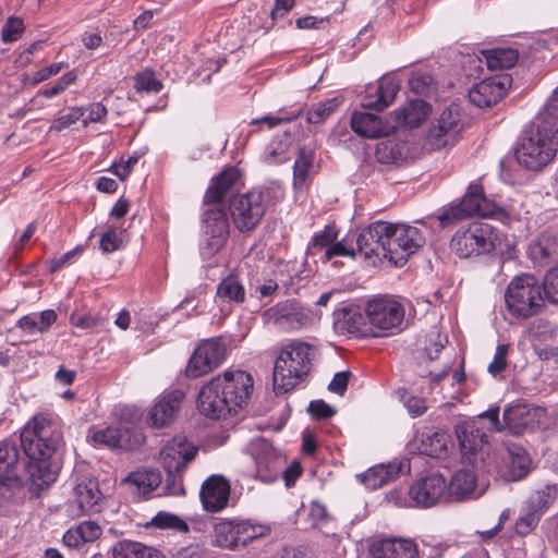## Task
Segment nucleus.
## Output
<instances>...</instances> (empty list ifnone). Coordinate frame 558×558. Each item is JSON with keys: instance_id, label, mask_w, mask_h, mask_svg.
<instances>
[{"instance_id": "f257e3e1", "label": "nucleus", "mask_w": 558, "mask_h": 558, "mask_svg": "<svg viewBox=\"0 0 558 558\" xmlns=\"http://www.w3.org/2000/svg\"><path fill=\"white\" fill-rule=\"evenodd\" d=\"M20 439L28 458L26 473L31 489L38 494L57 480L60 471L56 456L63 444L61 421L53 414H37L25 425Z\"/></svg>"}, {"instance_id": "f03ea898", "label": "nucleus", "mask_w": 558, "mask_h": 558, "mask_svg": "<svg viewBox=\"0 0 558 558\" xmlns=\"http://www.w3.org/2000/svg\"><path fill=\"white\" fill-rule=\"evenodd\" d=\"M253 392L252 376L241 369L213 377L199 390L196 405L206 417L221 420L244 409Z\"/></svg>"}, {"instance_id": "7ed1b4c3", "label": "nucleus", "mask_w": 558, "mask_h": 558, "mask_svg": "<svg viewBox=\"0 0 558 558\" xmlns=\"http://www.w3.org/2000/svg\"><path fill=\"white\" fill-rule=\"evenodd\" d=\"M557 150L558 119L542 112L524 132L514 155L520 166L534 171L545 167Z\"/></svg>"}, {"instance_id": "20e7f679", "label": "nucleus", "mask_w": 558, "mask_h": 558, "mask_svg": "<svg viewBox=\"0 0 558 558\" xmlns=\"http://www.w3.org/2000/svg\"><path fill=\"white\" fill-rule=\"evenodd\" d=\"M315 345L293 340L282 347L275 361L272 381L276 393H286L306 379L316 356Z\"/></svg>"}, {"instance_id": "39448f33", "label": "nucleus", "mask_w": 558, "mask_h": 558, "mask_svg": "<svg viewBox=\"0 0 558 558\" xmlns=\"http://www.w3.org/2000/svg\"><path fill=\"white\" fill-rule=\"evenodd\" d=\"M505 301L508 313L518 319L536 316L545 306L541 286L531 275L514 277L505 292Z\"/></svg>"}, {"instance_id": "423d86ee", "label": "nucleus", "mask_w": 558, "mask_h": 558, "mask_svg": "<svg viewBox=\"0 0 558 558\" xmlns=\"http://www.w3.org/2000/svg\"><path fill=\"white\" fill-rule=\"evenodd\" d=\"M270 533L269 525L250 519H220L213 527V544L223 549L238 550Z\"/></svg>"}, {"instance_id": "0eeeda50", "label": "nucleus", "mask_w": 558, "mask_h": 558, "mask_svg": "<svg viewBox=\"0 0 558 558\" xmlns=\"http://www.w3.org/2000/svg\"><path fill=\"white\" fill-rule=\"evenodd\" d=\"M268 198V192L259 189L234 195L229 202V211L236 230L241 233L255 230L266 214Z\"/></svg>"}, {"instance_id": "6e6552de", "label": "nucleus", "mask_w": 558, "mask_h": 558, "mask_svg": "<svg viewBox=\"0 0 558 558\" xmlns=\"http://www.w3.org/2000/svg\"><path fill=\"white\" fill-rule=\"evenodd\" d=\"M197 448L185 441H174L160 452L161 464L167 472L165 493L170 496L185 495L182 474L187 463L195 459Z\"/></svg>"}, {"instance_id": "1a4fd4ad", "label": "nucleus", "mask_w": 558, "mask_h": 558, "mask_svg": "<svg viewBox=\"0 0 558 558\" xmlns=\"http://www.w3.org/2000/svg\"><path fill=\"white\" fill-rule=\"evenodd\" d=\"M496 239L497 235L490 225L472 222L454 233L450 247L458 256L468 258L494 251Z\"/></svg>"}, {"instance_id": "9d476101", "label": "nucleus", "mask_w": 558, "mask_h": 558, "mask_svg": "<svg viewBox=\"0 0 558 558\" xmlns=\"http://www.w3.org/2000/svg\"><path fill=\"white\" fill-rule=\"evenodd\" d=\"M499 210V207L494 202H490L485 197L483 186L477 183H472L469 185L462 201L446 209L439 216V221L440 226L446 228L452 222L466 217L474 215L490 217Z\"/></svg>"}, {"instance_id": "9b49d317", "label": "nucleus", "mask_w": 558, "mask_h": 558, "mask_svg": "<svg viewBox=\"0 0 558 558\" xmlns=\"http://www.w3.org/2000/svg\"><path fill=\"white\" fill-rule=\"evenodd\" d=\"M87 440L96 448L132 451L144 444L145 436L135 426L119 424L99 429L90 428Z\"/></svg>"}, {"instance_id": "f8f14e48", "label": "nucleus", "mask_w": 558, "mask_h": 558, "mask_svg": "<svg viewBox=\"0 0 558 558\" xmlns=\"http://www.w3.org/2000/svg\"><path fill=\"white\" fill-rule=\"evenodd\" d=\"M227 353V342L221 336L202 341L189 360L186 377L198 378L207 375L225 361Z\"/></svg>"}, {"instance_id": "ddd939ff", "label": "nucleus", "mask_w": 558, "mask_h": 558, "mask_svg": "<svg viewBox=\"0 0 558 558\" xmlns=\"http://www.w3.org/2000/svg\"><path fill=\"white\" fill-rule=\"evenodd\" d=\"M388 235V260L396 266L404 265L408 258L425 244L422 231L413 226L390 223Z\"/></svg>"}, {"instance_id": "4468645a", "label": "nucleus", "mask_w": 558, "mask_h": 558, "mask_svg": "<svg viewBox=\"0 0 558 558\" xmlns=\"http://www.w3.org/2000/svg\"><path fill=\"white\" fill-rule=\"evenodd\" d=\"M403 305L393 298L379 296L366 303L365 314L371 326L389 330L399 327L404 318Z\"/></svg>"}, {"instance_id": "2eb2a0df", "label": "nucleus", "mask_w": 558, "mask_h": 558, "mask_svg": "<svg viewBox=\"0 0 558 558\" xmlns=\"http://www.w3.org/2000/svg\"><path fill=\"white\" fill-rule=\"evenodd\" d=\"M390 222L376 221L362 229L355 239L356 251L366 259H388Z\"/></svg>"}, {"instance_id": "dca6fc26", "label": "nucleus", "mask_w": 558, "mask_h": 558, "mask_svg": "<svg viewBox=\"0 0 558 558\" xmlns=\"http://www.w3.org/2000/svg\"><path fill=\"white\" fill-rule=\"evenodd\" d=\"M461 130L462 124L459 109L447 108L429 128L426 135V144L433 150L451 146L456 143Z\"/></svg>"}, {"instance_id": "f3484780", "label": "nucleus", "mask_w": 558, "mask_h": 558, "mask_svg": "<svg viewBox=\"0 0 558 558\" xmlns=\"http://www.w3.org/2000/svg\"><path fill=\"white\" fill-rule=\"evenodd\" d=\"M511 84L510 74H495L474 85L469 92V99L478 108L492 107L504 98Z\"/></svg>"}, {"instance_id": "a211bd4d", "label": "nucleus", "mask_w": 558, "mask_h": 558, "mask_svg": "<svg viewBox=\"0 0 558 558\" xmlns=\"http://www.w3.org/2000/svg\"><path fill=\"white\" fill-rule=\"evenodd\" d=\"M213 207L205 210L203 221L205 233L208 236L206 250L209 255L219 252L229 238V218L227 211L219 203H211Z\"/></svg>"}, {"instance_id": "6ab92c4d", "label": "nucleus", "mask_w": 558, "mask_h": 558, "mask_svg": "<svg viewBox=\"0 0 558 558\" xmlns=\"http://www.w3.org/2000/svg\"><path fill=\"white\" fill-rule=\"evenodd\" d=\"M231 492L230 482L222 475H211L202 484L199 497L207 512L216 513L227 508Z\"/></svg>"}, {"instance_id": "aec40b11", "label": "nucleus", "mask_w": 558, "mask_h": 558, "mask_svg": "<svg viewBox=\"0 0 558 558\" xmlns=\"http://www.w3.org/2000/svg\"><path fill=\"white\" fill-rule=\"evenodd\" d=\"M184 398L185 393L179 389L161 395L149 411L148 424L155 428L170 425L178 416Z\"/></svg>"}, {"instance_id": "412c9836", "label": "nucleus", "mask_w": 558, "mask_h": 558, "mask_svg": "<svg viewBox=\"0 0 558 558\" xmlns=\"http://www.w3.org/2000/svg\"><path fill=\"white\" fill-rule=\"evenodd\" d=\"M447 492V483L442 475L430 474L417 480L409 490L410 498L421 507L436 505Z\"/></svg>"}, {"instance_id": "4be33fe9", "label": "nucleus", "mask_w": 558, "mask_h": 558, "mask_svg": "<svg viewBox=\"0 0 558 558\" xmlns=\"http://www.w3.org/2000/svg\"><path fill=\"white\" fill-rule=\"evenodd\" d=\"M367 316L359 305L350 304L333 312V328L339 335L366 337L368 327Z\"/></svg>"}, {"instance_id": "5701e85b", "label": "nucleus", "mask_w": 558, "mask_h": 558, "mask_svg": "<svg viewBox=\"0 0 558 558\" xmlns=\"http://www.w3.org/2000/svg\"><path fill=\"white\" fill-rule=\"evenodd\" d=\"M373 558H417L416 544L405 538H384L376 541L371 546Z\"/></svg>"}, {"instance_id": "b1692460", "label": "nucleus", "mask_w": 558, "mask_h": 558, "mask_svg": "<svg viewBox=\"0 0 558 558\" xmlns=\"http://www.w3.org/2000/svg\"><path fill=\"white\" fill-rule=\"evenodd\" d=\"M456 433L462 456L470 462L483 449L484 445L488 442V436L483 430V426H478L474 422L458 425Z\"/></svg>"}, {"instance_id": "393cba45", "label": "nucleus", "mask_w": 558, "mask_h": 558, "mask_svg": "<svg viewBox=\"0 0 558 558\" xmlns=\"http://www.w3.org/2000/svg\"><path fill=\"white\" fill-rule=\"evenodd\" d=\"M73 502L81 513H94L100 511L102 494L98 482L92 478H82L73 488Z\"/></svg>"}, {"instance_id": "a878e982", "label": "nucleus", "mask_w": 558, "mask_h": 558, "mask_svg": "<svg viewBox=\"0 0 558 558\" xmlns=\"http://www.w3.org/2000/svg\"><path fill=\"white\" fill-rule=\"evenodd\" d=\"M536 410L525 403L509 405L502 415L504 430L521 435L535 423Z\"/></svg>"}, {"instance_id": "bb28decb", "label": "nucleus", "mask_w": 558, "mask_h": 558, "mask_svg": "<svg viewBox=\"0 0 558 558\" xmlns=\"http://www.w3.org/2000/svg\"><path fill=\"white\" fill-rule=\"evenodd\" d=\"M399 89V82L395 77L384 76L379 80L374 94L371 89L367 90L362 105L367 109L383 111L393 102Z\"/></svg>"}, {"instance_id": "cd10ccee", "label": "nucleus", "mask_w": 558, "mask_h": 558, "mask_svg": "<svg viewBox=\"0 0 558 558\" xmlns=\"http://www.w3.org/2000/svg\"><path fill=\"white\" fill-rule=\"evenodd\" d=\"M241 178V172L236 167H228L210 181L204 195L205 205L220 203V201L233 190Z\"/></svg>"}, {"instance_id": "c85d7f7f", "label": "nucleus", "mask_w": 558, "mask_h": 558, "mask_svg": "<svg viewBox=\"0 0 558 558\" xmlns=\"http://www.w3.org/2000/svg\"><path fill=\"white\" fill-rule=\"evenodd\" d=\"M529 256L538 266H547L558 260V234L545 231L530 245Z\"/></svg>"}, {"instance_id": "c756f323", "label": "nucleus", "mask_w": 558, "mask_h": 558, "mask_svg": "<svg viewBox=\"0 0 558 558\" xmlns=\"http://www.w3.org/2000/svg\"><path fill=\"white\" fill-rule=\"evenodd\" d=\"M275 324L283 330H295L305 326L310 317L294 302L279 303L272 308Z\"/></svg>"}, {"instance_id": "7c9ffc66", "label": "nucleus", "mask_w": 558, "mask_h": 558, "mask_svg": "<svg viewBox=\"0 0 558 558\" xmlns=\"http://www.w3.org/2000/svg\"><path fill=\"white\" fill-rule=\"evenodd\" d=\"M351 128L361 137L378 138L389 133V126L374 113L355 111L351 116Z\"/></svg>"}, {"instance_id": "2f4dec72", "label": "nucleus", "mask_w": 558, "mask_h": 558, "mask_svg": "<svg viewBox=\"0 0 558 558\" xmlns=\"http://www.w3.org/2000/svg\"><path fill=\"white\" fill-rule=\"evenodd\" d=\"M216 299L221 302L242 304L246 300V290L238 269L223 277L217 286Z\"/></svg>"}, {"instance_id": "473e14b6", "label": "nucleus", "mask_w": 558, "mask_h": 558, "mask_svg": "<svg viewBox=\"0 0 558 558\" xmlns=\"http://www.w3.org/2000/svg\"><path fill=\"white\" fill-rule=\"evenodd\" d=\"M407 464L403 462H392L388 464L375 465L368 469L362 476V482L371 489H377L387 483L396 480L403 471Z\"/></svg>"}, {"instance_id": "72a5a7b5", "label": "nucleus", "mask_w": 558, "mask_h": 558, "mask_svg": "<svg viewBox=\"0 0 558 558\" xmlns=\"http://www.w3.org/2000/svg\"><path fill=\"white\" fill-rule=\"evenodd\" d=\"M531 459L521 446L508 447L505 477L508 481H519L526 476L530 471Z\"/></svg>"}, {"instance_id": "f704fd0d", "label": "nucleus", "mask_w": 558, "mask_h": 558, "mask_svg": "<svg viewBox=\"0 0 558 558\" xmlns=\"http://www.w3.org/2000/svg\"><path fill=\"white\" fill-rule=\"evenodd\" d=\"M429 112L430 105L425 100H411L405 107L396 111V121L402 126L417 128L427 118Z\"/></svg>"}, {"instance_id": "c9c22d12", "label": "nucleus", "mask_w": 558, "mask_h": 558, "mask_svg": "<svg viewBox=\"0 0 558 558\" xmlns=\"http://www.w3.org/2000/svg\"><path fill=\"white\" fill-rule=\"evenodd\" d=\"M408 156V148L404 142L386 140L376 145L375 158L377 162L385 166H399Z\"/></svg>"}, {"instance_id": "e433bc0d", "label": "nucleus", "mask_w": 558, "mask_h": 558, "mask_svg": "<svg viewBox=\"0 0 558 558\" xmlns=\"http://www.w3.org/2000/svg\"><path fill=\"white\" fill-rule=\"evenodd\" d=\"M112 556L113 558H165L156 548L131 539L117 542L112 547Z\"/></svg>"}, {"instance_id": "4c0bfd02", "label": "nucleus", "mask_w": 558, "mask_h": 558, "mask_svg": "<svg viewBox=\"0 0 558 558\" xmlns=\"http://www.w3.org/2000/svg\"><path fill=\"white\" fill-rule=\"evenodd\" d=\"M476 483L477 476L474 471L461 469L452 475L450 483L447 485V490L449 496L459 500L474 493Z\"/></svg>"}, {"instance_id": "58836bf2", "label": "nucleus", "mask_w": 558, "mask_h": 558, "mask_svg": "<svg viewBox=\"0 0 558 558\" xmlns=\"http://www.w3.org/2000/svg\"><path fill=\"white\" fill-rule=\"evenodd\" d=\"M57 317V313L53 310H46L40 314L21 317L16 326L29 335L44 333L56 323Z\"/></svg>"}, {"instance_id": "ea45409f", "label": "nucleus", "mask_w": 558, "mask_h": 558, "mask_svg": "<svg viewBox=\"0 0 558 558\" xmlns=\"http://www.w3.org/2000/svg\"><path fill=\"white\" fill-rule=\"evenodd\" d=\"M489 70L512 68L519 59V52L512 48H493L481 50Z\"/></svg>"}, {"instance_id": "a19ab883", "label": "nucleus", "mask_w": 558, "mask_h": 558, "mask_svg": "<svg viewBox=\"0 0 558 558\" xmlns=\"http://www.w3.org/2000/svg\"><path fill=\"white\" fill-rule=\"evenodd\" d=\"M313 151L301 148L293 167V186L296 190L307 187L311 180V170L313 169Z\"/></svg>"}, {"instance_id": "79ce46f5", "label": "nucleus", "mask_w": 558, "mask_h": 558, "mask_svg": "<svg viewBox=\"0 0 558 558\" xmlns=\"http://www.w3.org/2000/svg\"><path fill=\"white\" fill-rule=\"evenodd\" d=\"M19 462V450L14 444L1 442L0 444V480L13 482L20 485L17 477L12 476Z\"/></svg>"}, {"instance_id": "37998d69", "label": "nucleus", "mask_w": 558, "mask_h": 558, "mask_svg": "<svg viewBox=\"0 0 558 558\" xmlns=\"http://www.w3.org/2000/svg\"><path fill=\"white\" fill-rule=\"evenodd\" d=\"M125 482L134 485L140 494L146 495L155 490L162 482L161 474L156 469L132 472Z\"/></svg>"}, {"instance_id": "c03bdc74", "label": "nucleus", "mask_w": 558, "mask_h": 558, "mask_svg": "<svg viewBox=\"0 0 558 558\" xmlns=\"http://www.w3.org/2000/svg\"><path fill=\"white\" fill-rule=\"evenodd\" d=\"M558 498V484L546 485L530 498V507L542 515Z\"/></svg>"}, {"instance_id": "a18cd8bd", "label": "nucleus", "mask_w": 558, "mask_h": 558, "mask_svg": "<svg viewBox=\"0 0 558 558\" xmlns=\"http://www.w3.org/2000/svg\"><path fill=\"white\" fill-rule=\"evenodd\" d=\"M338 239V230L333 226H326L323 231L316 233L307 247V254L317 255L330 247Z\"/></svg>"}, {"instance_id": "49530a36", "label": "nucleus", "mask_w": 558, "mask_h": 558, "mask_svg": "<svg viewBox=\"0 0 558 558\" xmlns=\"http://www.w3.org/2000/svg\"><path fill=\"white\" fill-rule=\"evenodd\" d=\"M281 470V460L274 454L267 459H257V476L265 483H272L278 478Z\"/></svg>"}, {"instance_id": "de8ad7c7", "label": "nucleus", "mask_w": 558, "mask_h": 558, "mask_svg": "<svg viewBox=\"0 0 558 558\" xmlns=\"http://www.w3.org/2000/svg\"><path fill=\"white\" fill-rule=\"evenodd\" d=\"M163 85L159 81L155 72L146 69L134 76V88L138 93H159Z\"/></svg>"}, {"instance_id": "09e8293b", "label": "nucleus", "mask_w": 558, "mask_h": 558, "mask_svg": "<svg viewBox=\"0 0 558 558\" xmlns=\"http://www.w3.org/2000/svg\"><path fill=\"white\" fill-rule=\"evenodd\" d=\"M356 255V250L352 246V241H349L348 238H344L340 241L332 242L330 247L324 251L320 255V259L323 263H327L332 260L335 257L345 256L354 258Z\"/></svg>"}, {"instance_id": "8fccbe9b", "label": "nucleus", "mask_w": 558, "mask_h": 558, "mask_svg": "<svg viewBox=\"0 0 558 558\" xmlns=\"http://www.w3.org/2000/svg\"><path fill=\"white\" fill-rule=\"evenodd\" d=\"M151 525L157 529H171L182 533L190 531L187 523L180 517L162 511L151 519Z\"/></svg>"}, {"instance_id": "3c124183", "label": "nucleus", "mask_w": 558, "mask_h": 558, "mask_svg": "<svg viewBox=\"0 0 558 558\" xmlns=\"http://www.w3.org/2000/svg\"><path fill=\"white\" fill-rule=\"evenodd\" d=\"M340 105L338 98H331L324 102L313 105L307 112V122L317 124L328 118Z\"/></svg>"}, {"instance_id": "603ef678", "label": "nucleus", "mask_w": 558, "mask_h": 558, "mask_svg": "<svg viewBox=\"0 0 558 558\" xmlns=\"http://www.w3.org/2000/svg\"><path fill=\"white\" fill-rule=\"evenodd\" d=\"M542 288L548 302L558 304V265L546 272Z\"/></svg>"}, {"instance_id": "864d4df0", "label": "nucleus", "mask_w": 558, "mask_h": 558, "mask_svg": "<svg viewBox=\"0 0 558 558\" xmlns=\"http://www.w3.org/2000/svg\"><path fill=\"white\" fill-rule=\"evenodd\" d=\"M510 345L508 343H500L496 348L494 360L488 365V373L496 377L502 373L508 366V354Z\"/></svg>"}, {"instance_id": "5fc2aeb1", "label": "nucleus", "mask_w": 558, "mask_h": 558, "mask_svg": "<svg viewBox=\"0 0 558 558\" xmlns=\"http://www.w3.org/2000/svg\"><path fill=\"white\" fill-rule=\"evenodd\" d=\"M433 77L428 73H413L409 80L411 90L418 96H426L429 94L433 84Z\"/></svg>"}, {"instance_id": "6e6d98bb", "label": "nucleus", "mask_w": 558, "mask_h": 558, "mask_svg": "<svg viewBox=\"0 0 558 558\" xmlns=\"http://www.w3.org/2000/svg\"><path fill=\"white\" fill-rule=\"evenodd\" d=\"M24 31V22L20 17L11 16L8 19L1 31L3 43L16 41Z\"/></svg>"}, {"instance_id": "4d7b16f0", "label": "nucleus", "mask_w": 558, "mask_h": 558, "mask_svg": "<svg viewBox=\"0 0 558 558\" xmlns=\"http://www.w3.org/2000/svg\"><path fill=\"white\" fill-rule=\"evenodd\" d=\"M541 514L530 507V511L519 518L515 522V531L519 535L525 536L531 533L538 524Z\"/></svg>"}, {"instance_id": "13d9d810", "label": "nucleus", "mask_w": 558, "mask_h": 558, "mask_svg": "<svg viewBox=\"0 0 558 558\" xmlns=\"http://www.w3.org/2000/svg\"><path fill=\"white\" fill-rule=\"evenodd\" d=\"M123 244L121 235L114 228H109L100 238L99 246L104 253H112L121 248Z\"/></svg>"}, {"instance_id": "bf43d9fd", "label": "nucleus", "mask_w": 558, "mask_h": 558, "mask_svg": "<svg viewBox=\"0 0 558 558\" xmlns=\"http://www.w3.org/2000/svg\"><path fill=\"white\" fill-rule=\"evenodd\" d=\"M83 114H84L83 108L73 107L70 109V111L68 113L60 116L59 118H57L53 121V123L51 125V130L60 132L64 129H68L72 124L77 122L83 117Z\"/></svg>"}, {"instance_id": "052dcab7", "label": "nucleus", "mask_w": 558, "mask_h": 558, "mask_svg": "<svg viewBox=\"0 0 558 558\" xmlns=\"http://www.w3.org/2000/svg\"><path fill=\"white\" fill-rule=\"evenodd\" d=\"M299 116H300L299 112L298 113H287L283 111H279L278 116H265L260 119H254L251 122V124L255 125V124L264 123L267 125L268 129H274L280 124L289 123V122L295 120Z\"/></svg>"}, {"instance_id": "680f3d73", "label": "nucleus", "mask_w": 558, "mask_h": 558, "mask_svg": "<svg viewBox=\"0 0 558 558\" xmlns=\"http://www.w3.org/2000/svg\"><path fill=\"white\" fill-rule=\"evenodd\" d=\"M75 78L76 76L72 72L65 73L52 86L41 89L38 94L47 98L57 96L63 93L66 87L75 81Z\"/></svg>"}, {"instance_id": "e2e57ef3", "label": "nucleus", "mask_w": 558, "mask_h": 558, "mask_svg": "<svg viewBox=\"0 0 558 558\" xmlns=\"http://www.w3.org/2000/svg\"><path fill=\"white\" fill-rule=\"evenodd\" d=\"M427 441L429 442V449H424L427 456L438 457L447 451L445 434L434 433L432 436H427L426 440H423V445L426 446Z\"/></svg>"}, {"instance_id": "0e129e2a", "label": "nucleus", "mask_w": 558, "mask_h": 558, "mask_svg": "<svg viewBox=\"0 0 558 558\" xmlns=\"http://www.w3.org/2000/svg\"><path fill=\"white\" fill-rule=\"evenodd\" d=\"M488 421L487 429L492 432H501L504 430V422L501 423L499 420V408H490L483 414H481L474 423H477L478 426L484 424V421Z\"/></svg>"}, {"instance_id": "69168bd1", "label": "nucleus", "mask_w": 558, "mask_h": 558, "mask_svg": "<svg viewBox=\"0 0 558 558\" xmlns=\"http://www.w3.org/2000/svg\"><path fill=\"white\" fill-rule=\"evenodd\" d=\"M84 543L96 541L101 535L100 526L94 521H84L76 526Z\"/></svg>"}, {"instance_id": "338daca9", "label": "nucleus", "mask_w": 558, "mask_h": 558, "mask_svg": "<svg viewBox=\"0 0 558 558\" xmlns=\"http://www.w3.org/2000/svg\"><path fill=\"white\" fill-rule=\"evenodd\" d=\"M310 414L318 420L329 418L335 415V410L324 400L312 401L308 405Z\"/></svg>"}, {"instance_id": "774afa93", "label": "nucleus", "mask_w": 558, "mask_h": 558, "mask_svg": "<svg viewBox=\"0 0 558 558\" xmlns=\"http://www.w3.org/2000/svg\"><path fill=\"white\" fill-rule=\"evenodd\" d=\"M350 376L351 373L348 371L337 373L328 385V389L333 393L343 396L347 391Z\"/></svg>"}]
</instances>
